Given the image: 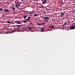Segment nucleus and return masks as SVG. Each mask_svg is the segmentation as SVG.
I'll return each instance as SVG.
<instances>
[{
  "label": "nucleus",
  "instance_id": "obj_1",
  "mask_svg": "<svg viewBox=\"0 0 75 75\" xmlns=\"http://www.w3.org/2000/svg\"><path fill=\"white\" fill-rule=\"evenodd\" d=\"M20 4H21V3L19 1L18 2H16L15 4V6L17 8L19 7L20 6Z\"/></svg>",
  "mask_w": 75,
  "mask_h": 75
},
{
  "label": "nucleus",
  "instance_id": "obj_11",
  "mask_svg": "<svg viewBox=\"0 0 75 75\" xmlns=\"http://www.w3.org/2000/svg\"><path fill=\"white\" fill-rule=\"evenodd\" d=\"M54 26H50V28H54Z\"/></svg>",
  "mask_w": 75,
  "mask_h": 75
},
{
  "label": "nucleus",
  "instance_id": "obj_7",
  "mask_svg": "<svg viewBox=\"0 0 75 75\" xmlns=\"http://www.w3.org/2000/svg\"><path fill=\"white\" fill-rule=\"evenodd\" d=\"M4 12H9V10L8 9H6L4 10Z\"/></svg>",
  "mask_w": 75,
  "mask_h": 75
},
{
  "label": "nucleus",
  "instance_id": "obj_15",
  "mask_svg": "<svg viewBox=\"0 0 75 75\" xmlns=\"http://www.w3.org/2000/svg\"><path fill=\"white\" fill-rule=\"evenodd\" d=\"M17 26L19 27H20L22 26V25H17Z\"/></svg>",
  "mask_w": 75,
  "mask_h": 75
},
{
  "label": "nucleus",
  "instance_id": "obj_4",
  "mask_svg": "<svg viewBox=\"0 0 75 75\" xmlns=\"http://www.w3.org/2000/svg\"><path fill=\"white\" fill-rule=\"evenodd\" d=\"M47 0H43L42 1L43 4H45V3H46Z\"/></svg>",
  "mask_w": 75,
  "mask_h": 75
},
{
  "label": "nucleus",
  "instance_id": "obj_23",
  "mask_svg": "<svg viewBox=\"0 0 75 75\" xmlns=\"http://www.w3.org/2000/svg\"><path fill=\"white\" fill-rule=\"evenodd\" d=\"M27 28H24V29H27Z\"/></svg>",
  "mask_w": 75,
  "mask_h": 75
},
{
  "label": "nucleus",
  "instance_id": "obj_3",
  "mask_svg": "<svg viewBox=\"0 0 75 75\" xmlns=\"http://www.w3.org/2000/svg\"><path fill=\"white\" fill-rule=\"evenodd\" d=\"M37 24H38V25H45L46 24L44 23H37Z\"/></svg>",
  "mask_w": 75,
  "mask_h": 75
},
{
  "label": "nucleus",
  "instance_id": "obj_13",
  "mask_svg": "<svg viewBox=\"0 0 75 75\" xmlns=\"http://www.w3.org/2000/svg\"><path fill=\"white\" fill-rule=\"evenodd\" d=\"M12 9H13V11H14V10H15V8H14V7H13L12 8Z\"/></svg>",
  "mask_w": 75,
  "mask_h": 75
},
{
  "label": "nucleus",
  "instance_id": "obj_2",
  "mask_svg": "<svg viewBox=\"0 0 75 75\" xmlns=\"http://www.w3.org/2000/svg\"><path fill=\"white\" fill-rule=\"evenodd\" d=\"M69 29L70 30L74 29H75V26L72 25L70 27Z\"/></svg>",
  "mask_w": 75,
  "mask_h": 75
},
{
  "label": "nucleus",
  "instance_id": "obj_9",
  "mask_svg": "<svg viewBox=\"0 0 75 75\" xmlns=\"http://www.w3.org/2000/svg\"><path fill=\"white\" fill-rule=\"evenodd\" d=\"M67 25V23H65L64 24L62 25V26H64V25Z\"/></svg>",
  "mask_w": 75,
  "mask_h": 75
},
{
  "label": "nucleus",
  "instance_id": "obj_10",
  "mask_svg": "<svg viewBox=\"0 0 75 75\" xmlns=\"http://www.w3.org/2000/svg\"><path fill=\"white\" fill-rule=\"evenodd\" d=\"M7 23H12V22H11V21H8Z\"/></svg>",
  "mask_w": 75,
  "mask_h": 75
},
{
  "label": "nucleus",
  "instance_id": "obj_28",
  "mask_svg": "<svg viewBox=\"0 0 75 75\" xmlns=\"http://www.w3.org/2000/svg\"><path fill=\"white\" fill-rule=\"evenodd\" d=\"M30 15H31V14L30 13Z\"/></svg>",
  "mask_w": 75,
  "mask_h": 75
},
{
  "label": "nucleus",
  "instance_id": "obj_21",
  "mask_svg": "<svg viewBox=\"0 0 75 75\" xmlns=\"http://www.w3.org/2000/svg\"><path fill=\"white\" fill-rule=\"evenodd\" d=\"M3 10V9L1 8H0V11H2Z\"/></svg>",
  "mask_w": 75,
  "mask_h": 75
},
{
  "label": "nucleus",
  "instance_id": "obj_22",
  "mask_svg": "<svg viewBox=\"0 0 75 75\" xmlns=\"http://www.w3.org/2000/svg\"><path fill=\"white\" fill-rule=\"evenodd\" d=\"M32 23H32V22H31L30 24H32Z\"/></svg>",
  "mask_w": 75,
  "mask_h": 75
},
{
  "label": "nucleus",
  "instance_id": "obj_17",
  "mask_svg": "<svg viewBox=\"0 0 75 75\" xmlns=\"http://www.w3.org/2000/svg\"><path fill=\"white\" fill-rule=\"evenodd\" d=\"M26 17H27V16H24L23 17V18H24V19H25V18H26Z\"/></svg>",
  "mask_w": 75,
  "mask_h": 75
},
{
  "label": "nucleus",
  "instance_id": "obj_26",
  "mask_svg": "<svg viewBox=\"0 0 75 75\" xmlns=\"http://www.w3.org/2000/svg\"><path fill=\"white\" fill-rule=\"evenodd\" d=\"M29 18H30V17H29Z\"/></svg>",
  "mask_w": 75,
  "mask_h": 75
},
{
  "label": "nucleus",
  "instance_id": "obj_6",
  "mask_svg": "<svg viewBox=\"0 0 75 75\" xmlns=\"http://www.w3.org/2000/svg\"><path fill=\"white\" fill-rule=\"evenodd\" d=\"M44 18L46 19H47V20H50L49 18H48V17H47V16H45V17H44Z\"/></svg>",
  "mask_w": 75,
  "mask_h": 75
},
{
  "label": "nucleus",
  "instance_id": "obj_19",
  "mask_svg": "<svg viewBox=\"0 0 75 75\" xmlns=\"http://www.w3.org/2000/svg\"><path fill=\"white\" fill-rule=\"evenodd\" d=\"M26 20L27 21H29L30 20V19L29 18H28L27 19H26Z\"/></svg>",
  "mask_w": 75,
  "mask_h": 75
},
{
  "label": "nucleus",
  "instance_id": "obj_24",
  "mask_svg": "<svg viewBox=\"0 0 75 75\" xmlns=\"http://www.w3.org/2000/svg\"><path fill=\"white\" fill-rule=\"evenodd\" d=\"M24 1V0H21V1Z\"/></svg>",
  "mask_w": 75,
  "mask_h": 75
},
{
  "label": "nucleus",
  "instance_id": "obj_8",
  "mask_svg": "<svg viewBox=\"0 0 75 75\" xmlns=\"http://www.w3.org/2000/svg\"><path fill=\"white\" fill-rule=\"evenodd\" d=\"M16 32V30H13V31H11V32H10V33L11 34V33H13V32Z\"/></svg>",
  "mask_w": 75,
  "mask_h": 75
},
{
  "label": "nucleus",
  "instance_id": "obj_27",
  "mask_svg": "<svg viewBox=\"0 0 75 75\" xmlns=\"http://www.w3.org/2000/svg\"><path fill=\"white\" fill-rule=\"evenodd\" d=\"M1 34V33H0V34Z\"/></svg>",
  "mask_w": 75,
  "mask_h": 75
},
{
  "label": "nucleus",
  "instance_id": "obj_12",
  "mask_svg": "<svg viewBox=\"0 0 75 75\" xmlns=\"http://www.w3.org/2000/svg\"><path fill=\"white\" fill-rule=\"evenodd\" d=\"M27 28H28V29H29L30 30L31 29H32V28H30L29 27H27Z\"/></svg>",
  "mask_w": 75,
  "mask_h": 75
},
{
  "label": "nucleus",
  "instance_id": "obj_20",
  "mask_svg": "<svg viewBox=\"0 0 75 75\" xmlns=\"http://www.w3.org/2000/svg\"><path fill=\"white\" fill-rule=\"evenodd\" d=\"M27 21H23V22L24 23H26Z\"/></svg>",
  "mask_w": 75,
  "mask_h": 75
},
{
  "label": "nucleus",
  "instance_id": "obj_18",
  "mask_svg": "<svg viewBox=\"0 0 75 75\" xmlns=\"http://www.w3.org/2000/svg\"><path fill=\"white\" fill-rule=\"evenodd\" d=\"M64 15V13H62V14H61V16H62L63 15Z\"/></svg>",
  "mask_w": 75,
  "mask_h": 75
},
{
  "label": "nucleus",
  "instance_id": "obj_25",
  "mask_svg": "<svg viewBox=\"0 0 75 75\" xmlns=\"http://www.w3.org/2000/svg\"><path fill=\"white\" fill-rule=\"evenodd\" d=\"M74 11H75V9H74Z\"/></svg>",
  "mask_w": 75,
  "mask_h": 75
},
{
  "label": "nucleus",
  "instance_id": "obj_5",
  "mask_svg": "<svg viewBox=\"0 0 75 75\" xmlns=\"http://www.w3.org/2000/svg\"><path fill=\"white\" fill-rule=\"evenodd\" d=\"M16 23L18 24H21L22 23L20 21H16Z\"/></svg>",
  "mask_w": 75,
  "mask_h": 75
},
{
  "label": "nucleus",
  "instance_id": "obj_14",
  "mask_svg": "<svg viewBox=\"0 0 75 75\" xmlns=\"http://www.w3.org/2000/svg\"><path fill=\"white\" fill-rule=\"evenodd\" d=\"M34 16H38V15L36 13H35L34 14Z\"/></svg>",
  "mask_w": 75,
  "mask_h": 75
},
{
  "label": "nucleus",
  "instance_id": "obj_29",
  "mask_svg": "<svg viewBox=\"0 0 75 75\" xmlns=\"http://www.w3.org/2000/svg\"><path fill=\"white\" fill-rule=\"evenodd\" d=\"M74 5H75V4H74Z\"/></svg>",
  "mask_w": 75,
  "mask_h": 75
},
{
  "label": "nucleus",
  "instance_id": "obj_16",
  "mask_svg": "<svg viewBox=\"0 0 75 75\" xmlns=\"http://www.w3.org/2000/svg\"><path fill=\"white\" fill-rule=\"evenodd\" d=\"M45 28H41V30H44V29Z\"/></svg>",
  "mask_w": 75,
  "mask_h": 75
}]
</instances>
